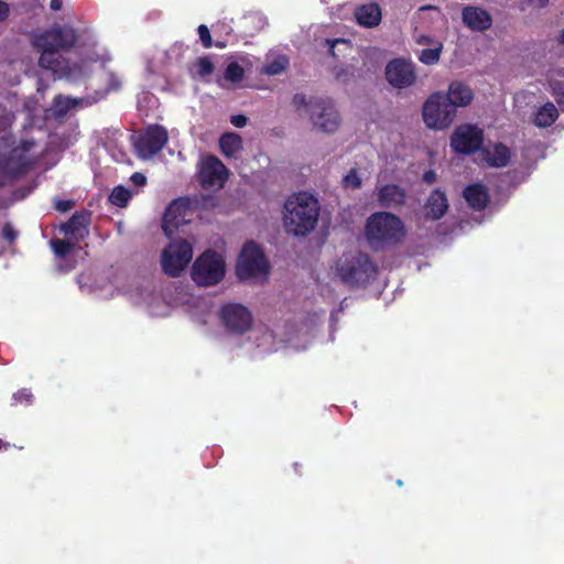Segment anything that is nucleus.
<instances>
[{
	"label": "nucleus",
	"instance_id": "4be33fe9",
	"mask_svg": "<svg viewBox=\"0 0 564 564\" xmlns=\"http://www.w3.org/2000/svg\"><path fill=\"white\" fill-rule=\"evenodd\" d=\"M357 22L365 28L377 26L381 21V10L377 3L360 6L355 11Z\"/></svg>",
	"mask_w": 564,
	"mask_h": 564
},
{
	"label": "nucleus",
	"instance_id": "6e6552de",
	"mask_svg": "<svg viewBox=\"0 0 564 564\" xmlns=\"http://www.w3.org/2000/svg\"><path fill=\"white\" fill-rule=\"evenodd\" d=\"M193 258V247L187 240L171 241L161 254V265L165 274L178 276Z\"/></svg>",
	"mask_w": 564,
	"mask_h": 564
},
{
	"label": "nucleus",
	"instance_id": "aec40b11",
	"mask_svg": "<svg viewBox=\"0 0 564 564\" xmlns=\"http://www.w3.org/2000/svg\"><path fill=\"white\" fill-rule=\"evenodd\" d=\"M405 192L398 185L387 184L379 188L378 202L382 207L395 208L404 204Z\"/></svg>",
	"mask_w": 564,
	"mask_h": 564
},
{
	"label": "nucleus",
	"instance_id": "5701e85b",
	"mask_svg": "<svg viewBox=\"0 0 564 564\" xmlns=\"http://www.w3.org/2000/svg\"><path fill=\"white\" fill-rule=\"evenodd\" d=\"M464 197L468 205L477 210L484 209L489 199L488 192L481 184L467 186L464 191Z\"/></svg>",
	"mask_w": 564,
	"mask_h": 564
},
{
	"label": "nucleus",
	"instance_id": "49530a36",
	"mask_svg": "<svg viewBox=\"0 0 564 564\" xmlns=\"http://www.w3.org/2000/svg\"><path fill=\"white\" fill-rule=\"evenodd\" d=\"M555 95H556V101H557V104H558L561 107H563V108H564V94L558 95V94H556V93H555Z\"/></svg>",
	"mask_w": 564,
	"mask_h": 564
},
{
	"label": "nucleus",
	"instance_id": "473e14b6",
	"mask_svg": "<svg viewBox=\"0 0 564 564\" xmlns=\"http://www.w3.org/2000/svg\"><path fill=\"white\" fill-rule=\"evenodd\" d=\"M345 187L357 189L361 186V178L357 169H351L343 180Z\"/></svg>",
	"mask_w": 564,
	"mask_h": 564
},
{
	"label": "nucleus",
	"instance_id": "37998d69",
	"mask_svg": "<svg viewBox=\"0 0 564 564\" xmlns=\"http://www.w3.org/2000/svg\"><path fill=\"white\" fill-rule=\"evenodd\" d=\"M31 397H32V395H31V393H30V392H28V391H25V390H24V391H20L19 393L14 394V398H15L17 400H22V399H24L26 402H29V401H30Z\"/></svg>",
	"mask_w": 564,
	"mask_h": 564
},
{
	"label": "nucleus",
	"instance_id": "2eb2a0df",
	"mask_svg": "<svg viewBox=\"0 0 564 564\" xmlns=\"http://www.w3.org/2000/svg\"><path fill=\"white\" fill-rule=\"evenodd\" d=\"M386 78L395 88L410 87L416 79L414 65L401 58L393 59L386 66Z\"/></svg>",
	"mask_w": 564,
	"mask_h": 564
},
{
	"label": "nucleus",
	"instance_id": "cd10ccee",
	"mask_svg": "<svg viewBox=\"0 0 564 564\" xmlns=\"http://www.w3.org/2000/svg\"><path fill=\"white\" fill-rule=\"evenodd\" d=\"M77 102V99L58 95L54 98L52 109L55 116L63 117L70 108L75 107Z\"/></svg>",
	"mask_w": 564,
	"mask_h": 564
},
{
	"label": "nucleus",
	"instance_id": "f704fd0d",
	"mask_svg": "<svg viewBox=\"0 0 564 564\" xmlns=\"http://www.w3.org/2000/svg\"><path fill=\"white\" fill-rule=\"evenodd\" d=\"M197 31L203 46L205 48H210L213 46V40L210 36L209 29L205 24H200Z\"/></svg>",
	"mask_w": 564,
	"mask_h": 564
},
{
	"label": "nucleus",
	"instance_id": "412c9836",
	"mask_svg": "<svg viewBox=\"0 0 564 564\" xmlns=\"http://www.w3.org/2000/svg\"><path fill=\"white\" fill-rule=\"evenodd\" d=\"M448 209V203L445 194L440 189L431 193L424 206L425 216L436 220L442 218Z\"/></svg>",
	"mask_w": 564,
	"mask_h": 564
},
{
	"label": "nucleus",
	"instance_id": "c9c22d12",
	"mask_svg": "<svg viewBox=\"0 0 564 564\" xmlns=\"http://www.w3.org/2000/svg\"><path fill=\"white\" fill-rule=\"evenodd\" d=\"M2 235L4 239L9 240L10 242H13L18 237V231L13 228L11 224L7 223L3 226Z\"/></svg>",
	"mask_w": 564,
	"mask_h": 564
},
{
	"label": "nucleus",
	"instance_id": "3c124183",
	"mask_svg": "<svg viewBox=\"0 0 564 564\" xmlns=\"http://www.w3.org/2000/svg\"><path fill=\"white\" fill-rule=\"evenodd\" d=\"M2 110H3V109H2V107L0 106V111H2Z\"/></svg>",
	"mask_w": 564,
	"mask_h": 564
},
{
	"label": "nucleus",
	"instance_id": "7c9ffc66",
	"mask_svg": "<svg viewBox=\"0 0 564 564\" xmlns=\"http://www.w3.org/2000/svg\"><path fill=\"white\" fill-rule=\"evenodd\" d=\"M75 245L74 242H70L69 240H53L52 247L55 252V254L59 258L66 257L69 251L73 249Z\"/></svg>",
	"mask_w": 564,
	"mask_h": 564
},
{
	"label": "nucleus",
	"instance_id": "72a5a7b5",
	"mask_svg": "<svg viewBox=\"0 0 564 564\" xmlns=\"http://www.w3.org/2000/svg\"><path fill=\"white\" fill-rule=\"evenodd\" d=\"M197 75L205 77L214 72V64L208 57H199L196 62Z\"/></svg>",
	"mask_w": 564,
	"mask_h": 564
},
{
	"label": "nucleus",
	"instance_id": "ddd939ff",
	"mask_svg": "<svg viewBox=\"0 0 564 564\" xmlns=\"http://www.w3.org/2000/svg\"><path fill=\"white\" fill-rule=\"evenodd\" d=\"M76 42V34L72 28H54L46 31L34 39L36 48L65 50L72 47Z\"/></svg>",
	"mask_w": 564,
	"mask_h": 564
},
{
	"label": "nucleus",
	"instance_id": "ea45409f",
	"mask_svg": "<svg viewBox=\"0 0 564 564\" xmlns=\"http://www.w3.org/2000/svg\"><path fill=\"white\" fill-rule=\"evenodd\" d=\"M349 75L350 73L345 68L337 69L335 73L336 79L343 83H346L348 80Z\"/></svg>",
	"mask_w": 564,
	"mask_h": 564
},
{
	"label": "nucleus",
	"instance_id": "f3484780",
	"mask_svg": "<svg viewBox=\"0 0 564 564\" xmlns=\"http://www.w3.org/2000/svg\"><path fill=\"white\" fill-rule=\"evenodd\" d=\"M89 221L90 215L88 213H76L67 223L61 225V231H63L70 240L78 242L88 236Z\"/></svg>",
	"mask_w": 564,
	"mask_h": 564
},
{
	"label": "nucleus",
	"instance_id": "423d86ee",
	"mask_svg": "<svg viewBox=\"0 0 564 564\" xmlns=\"http://www.w3.org/2000/svg\"><path fill=\"white\" fill-rule=\"evenodd\" d=\"M226 264L223 257L207 250L195 260L192 267V279L198 285H215L224 278Z\"/></svg>",
	"mask_w": 564,
	"mask_h": 564
},
{
	"label": "nucleus",
	"instance_id": "dca6fc26",
	"mask_svg": "<svg viewBox=\"0 0 564 564\" xmlns=\"http://www.w3.org/2000/svg\"><path fill=\"white\" fill-rule=\"evenodd\" d=\"M188 213L189 208L185 199L173 200L166 208L162 220V228L165 235L170 237L174 230L186 224L188 221Z\"/></svg>",
	"mask_w": 564,
	"mask_h": 564
},
{
	"label": "nucleus",
	"instance_id": "b1692460",
	"mask_svg": "<svg viewBox=\"0 0 564 564\" xmlns=\"http://www.w3.org/2000/svg\"><path fill=\"white\" fill-rule=\"evenodd\" d=\"M484 158L491 166L502 167L509 163L511 153L509 148L498 143L486 149L484 151Z\"/></svg>",
	"mask_w": 564,
	"mask_h": 564
},
{
	"label": "nucleus",
	"instance_id": "0eeeda50",
	"mask_svg": "<svg viewBox=\"0 0 564 564\" xmlns=\"http://www.w3.org/2000/svg\"><path fill=\"white\" fill-rule=\"evenodd\" d=\"M237 274L240 280H263L268 274V262L257 245L248 242L238 259Z\"/></svg>",
	"mask_w": 564,
	"mask_h": 564
},
{
	"label": "nucleus",
	"instance_id": "7ed1b4c3",
	"mask_svg": "<svg viewBox=\"0 0 564 564\" xmlns=\"http://www.w3.org/2000/svg\"><path fill=\"white\" fill-rule=\"evenodd\" d=\"M403 236L404 229L401 219L391 213H375L367 220L366 238L372 249L379 250L397 243Z\"/></svg>",
	"mask_w": 564,
	"mask_h": 564
},
{
	"label": "nucleus",
	"instance_id": "c85d7f7f",
	"mask_svg": "<svg viewBox=\"0 0 564 564\" xmlns=\"http://www.w3.org/2000/svg\"><path fill=\"white\" fill-rule=\"evenodd\" d=\"M131 196L132 193L129 189L123 186H117L112 189L109 199L113 205L123 207L127 205Z\"/></svg>",
	"mask_w": 564,
	"mask_h": 564
},
{
	"label": "nucleus",
	"instance_id": "a19ab883",
	"mask_svg": "<svg viewBox=\"0 0 564 564\" xmlns=\"http://www.w3.org/2000/svg\"><path fill=\"white\" fill-rule=\"evenodd\" d=\"M423 181L427 184H432L436 181V173L432 170L430 171H426L424 174H423Z\"/></svg>",
	"mask_w": 564,
	"mask_h": 564
},
{
	"label": "nucleus",
	"instance_id": "393cba45",
	"mask_svg": "<svg viewBox=\"0 0 564 564\" xmlns=\"http://www.w3.org/2000/svg\"><path fill=\"white\" fill-rule=\"evenodd\" d=\"M558 118V110L552 102L541 106L533 116L532 122L538 128L551 127Z\"/></svg>",
	"mask_w": 564,
	"mask_h": 564
},
{
	"label": "nucleus",
	"instance_id": "bb28decb",
	"mask_svg": "<svg viewBox=\"0 0 564 564\" xmlns=\"http://www.w3.org/2000/svg\"><path fill=\"white\" fill-rule=\"evenodd\" d=\"M289 58L284 55L276 56L273 61L262 67V73L269 76L280 75L286 70Z\"/></svg>",
	"mask_w": 564,
	"mask_h": 564
},
{
	"label": "nucleus",
	"instance_id": "09e8293b",
	"mask_svg": "<svg viewBox=\"0 0 564 564\" xmlns=\"http://www.w3.org/2000/svg\"><path fill=\"white\" fill-rule=\"evenodd\" d=\"M560 41H561V43H563V44H564V30H563V31H562V33H561Z\"/></svg>",
	"mask_w": 564,
	"mask_h": 564
},
{
	"label": "nucleus",
	"instance_id": "c03bdc74",
	"mask_svg": "<svg viewBox=\"0 0 564 564\" xmlns=\"http://www.w3.org/2000/svg\"><path fill=\"white\" fill-rule=\"evenodd\" d=\"M50 8L53 11H58L62 9V0H51Z\"/></svg>",
	"mask_w": 564,
	"mask_h": 564
},
{
	"label": "nucleus",
	"instance_id": "de8ad7c7",
	"mask_svg": "<svg viewBox=\"0 0 564 564\" xmlns=\"http://www.w3.org/2000/svg\"><path fill=\"white\" fill-rule=\"evenodd\" d=\"M338 42H341V40H334V41H330V40H327V43L329 44L330 46V52L333 53V50L335 47V44L338 43Z\"/></svg>",
	"mask_w": 564,
	"mask_h": 564
},
{
	"label": "nucleus",
	"instance_id": "9b49d317",
	"mask_svg": "<svg viewBox=\"0 0 564 564\" xmlns=\"http://www.w3.org/2000/svg\"><path fill=\"white\" fill-rule=\"evenodd\" d=\"M220 319L225 327L234 334H243L252 325V315L249 310L236 303H229L221 307Z\"/></svg>",
	"mask_w": 564,
	"mask_h": 564
},
{
	"label": "nucleus",
	"instance_id": "e433bc0d",
	"mask_svg": "<svg viewBox=\"0 0 564 564\" xmlns=\"http://www.w3.org/2000/svg\"><path fill=\"white\" fill-rule=\"evenodd\" d=\"M230 122L237 128H242L247 124L248 118L243 115H235L231 116Z\"/></svg>",
	"mask_w": 564,
	"mask_h": 564
},
{
	"label": "nucleus",
	"instance_id": "20e7f679",
	"mask_svg": "<svg viewBox=\"0 0 564 564\" xmlns=\"http://www.w3.org/2000/svg\"><path fill=\"white\" fill-rule=\"evenodd\" d=\"M376 274L377 265L362 252L346 253L336 263V275L350 286H364L373 280Z\"/></svg>",
	"mask_w": 564,
	"mask_h": 564
},
{
	"label": "nucleus",
	"instance_id": "58836bf2",
	"mask_svg": "<svg viewBox=\"0 0 564 564\" xmlns=\"http://www.w3.org/2000/svg\"><path fill=\"white\" fill-rule=\"evenodd\" d=\"M73 206V202L72 200H57L55 203V208L58 210V212H67L72 208Z\"/></svg>",
	"mask_w": 564,
	"mask_h": 564
},
{
	"label": "nucleus",
	"instance_id": "a878e982",
	"mask_svg": "<svg viewBox=\"0 0 564 564\" xmlns=\"http://www.w3.org/2000/svg\"><path fill=\"white\" fill-rule=\"evenodd\" d=\"M219 147L223 154L227 158L235 156L242 149V139L239 134L227 132L221 135Z\"/></svg>",
	"mask_w": 564,
	"mask_h": 564
},
{
	"label": "nucleus",
	"instance_id": "c756f323",
	"mask_svg": "<svg viewBox=\"0 0 564 564\" xmlns=\"http://www.w3.org/2000/svg\"><path fill=\"white\" fill-rule=\"evenodd\" d=\"M243 74V68L237 62H231L227 65L224 77L228 82L238 83L242 80Z\"/></svg>",
	"mask_w": 564,
	"mask_h": 564
},
{
	"label": "nucleus",
	"instance_id": "6ab92c4d",
	"mask_svg": "<svg viewBox=\"0 0 564 564\" xmlns=\"http://www.w3.org/2000/svg\"><path fill=\"white\" fill-rule=\"evenodd\" d=\"M474 98L471 89L462 82H453L445 94V100L451 102L456 110L458 107L468 106Z\"/></svg>",
	"mask_w": 564,
	"mask_h": 564
},
{
	"label": "nucleus",
	"instance_id": "f257e3e1",
	"mask_svg": "<svg viewBox=\"0 0 564 564\" xmlns=\"http://www.w3.org/2000/svg\"><path fill=\"white\" fill-rule=\"evenodd\" d=\"M318 215V200L306 192L289 197L284 204L285 228L294 236H306L314 230Z\"/></svg>",
	"mask_w": 564,
	"mask_h": 564
},
{
	"label": "nucleus",
	"instance_id": "a211bd4d",
	"mask_svg": "<svg viewBox=\"0 0 564 564\" xmlns=\"http://www.w3.org/2000/svg\"><path fill=\"white\" fill-rule=\"evenodd\" d=\"M463 22L473 31H485L491 26L490 14L476 7H466L462 13Z\"/></svg>",
	"mask_w": 564,
	"mask_h": 564
},
{
	"label": "nucleus",
	"instance_id": "4468645a",
	"mask_svg": "<svg viewBox=\"0 0 564 564\" xmlns=\"http://www.w3.org/2000/svg\"><path fill=\"white\" fill-rule=\"evenodd\" d=\"M481 143L482 130L470 124L459 126L451 138V145L458 153H473L480 148Z\"/></svg>",
	"mask_w": 564,
	"mask_h": 564
},
{
	"label": "nucleus",
	"instance_id": "79ce46f5",
	"mask_svg": "<svg viewBox=\"0 0 564 564\" xmlns=\"http://www.w3.org/2000/svg\"><path fill=\"white\" fill-rule=\"evenodd\" d=\"M9 8L8 4L3 1H0V21L4 20L8 15Z\"/></svg>",
	"mask_w": 564,
	"mask_h": 564
},
{
	"label": "nucleus",
	"instance_id": "f03ea898",
	"mask_svg": "<svg viewBox=\"0 0 564 564\" xmlns=\"http://www.w3.org/2000/svg\"><path fill=\"white\" fill-rule=\"evenodd\" d=\"M292 104L297 115L307 119L314 130L330 134L340 126V116L333 102L327 99L307 98L303 94H296Z\"/></svg>",
	"mask_w": 564,
	"mask_h": 564
},
{
	"label": "nucleus",
	"instance_id": "a18cd8bd",
	"mask_svg": "<svg viewBox=\"0 0 564 564\" xmlns=\"http://www.w3.org/2000/svg\"><path fill=\"white\" fill-rule=\"evenodd\" d=\"M533 6L535 7H539V8H543L546 6V3L549 2V0H529Z\"/></svg>",
	"mask_w": 564,
	"mask_h": 564
},
{
	"label": "nucleus",
	"instance_id": "1a4fd4ad",
	"mask_svg": "<svg viewBox=\"0 0 564 564\" xmlns=\"http://www.w3.org/2000/svg\"><path fill=\"white\" fill-rule=\"evenodd\" d=\"M41 52L39 65L44 69H50L57 78H67L69 80H79L86 76L88 64L69 65L64 58L58 55L54 50L37 48Z\"/></svg>",
	"mask_w": 564,
	"mask_h": 564
},
{
	"label": "nucleus",
	"instance_id": "39448f33",
	"mask_svg": "<svg viewBox=\"0 0 564 564\" xmlns=\"http://www.w3.org/2000/svg\"><path fill=\"white\" fill-rule=\"evenodd\" d=\"M456 118V110L445 100V94H432L423 106V120L427 128L434 130L447 129Z\"/></svg>",
	"mask_w": 564,
	"mask_h": 564
},
{
	"label": "nucleus",
	"instance_id": "9d476101",
	"mask_svg": "<svg viewBox=\"0 0 564 564\" xmlns=\"http://www.w3.org/2000/svg\"><path fill=\"white\" fill-rule=\"evenodd\" d=\"M167 142V131L162 126H150L134 143L139 158L147 160L160 152Z\"/></svg>",
	"mask_w": 564,
	"mask_h": 564
},
{
	"label": "nucleus",
	"instance_id": "4c0bfd02",
	"mask_svg": "<svg viewBox=\"0 0 564 564\" xmlns=\"http://www.w3.org/2000/svg\"><path fill=\"white\" fill-rule=\"evenodd\" d=\"M130 180L135 186H143L147 182V177L139 172L133 173Z\"/></svg>",
	"mask_w": 564,
	"mask_h": 564
},
{
	"label": "nucleus",
	"instance_id": "f8f14e48",
	"mask_svg": "<svg viewBox=\"0 0 564 564\" xmlns=\"http://www.w3.org/2000/svg\"><path fill=\"white\" fill-rule=\"evenodd\" d=\"M198 176L203 187H223L228 170L215 155L202 158L198 164Z\"/></svg>",
	"mask_w": 564,
	"mask_h": 564
},
{
	"label": "nucleus",
	"instance_id": "2f4dec72",
	"mask_svg": "<svg viewBox=\"0 0 564 564\" xmlns=\"http://www.w3.org/2000/svg\"><path fill=\"white\" fill-rule=\"evenodd\" d=\"M441 47L424 48L420 53V61L424 64L431 65L440 59Z\"/></svg>",
	"mask_w": 564,
	"mask_h": 564
},
{
	"label": "nucleus",
	"instance_id": "8fccbe9b",
	"mask_svg": "<svg viewBox=\"0 0 564 564\" xmlns=\"http://www.w3.org/2000/svg\"><path fill=\"white\" fill-rule=\"evenodd\" d=\"M216 46H218V47H225V43H220V42H218V43L216 44Z\"/></svg>",
	"mask_w": 564,
	"mask_h": 564
}]
</instances>
